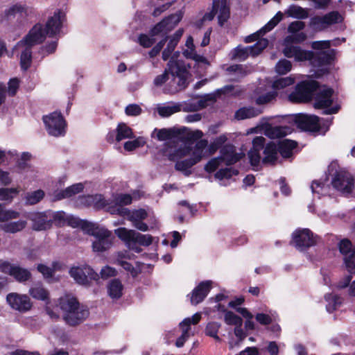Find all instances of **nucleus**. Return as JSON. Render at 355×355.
<instances>
[{"label": "nucleus", "mask_w": 355, "mask_h": 355, "mask_svg": "<svg viewBox=\"0 0 355 355\" xmlns=\"http://www.w3.org/2000/svg\"><path fill=\"white\" fill-rule=\"evenodd\" d=\"M65 20V12L62 10H56L52 16L49 17L44 28L41 24H35L28 34L21 41L17 42L16 47L28 46L31 47L42 42L46 35L55 37L60 33Z\"/></svg>", "instance_id": "nucleus-1"}, {"label": "nucleus", "mask_w": 355, "mask_h": 355, "mask_svg": "<svg viewBox=\"0 0 355 355\" xmlns=\"http://www.w3.org/2000/svg\"><path fill=\"white\" fill-rule=\"evenodd\" d=\"M214 10L216 14L218 12V24L223 26L230 18V7L227 4V0H213Z\"/></svg>", "instance_id": "nucleus-27"}, {"label": "nucleus", "mask_w": 355, "mask_h": 355, "mask_svg": "<svg viewBox=\"0 0 355 355\" xmlns=\"http://www.w3.org/2000/svg\"><path fill=\"white\" fill-rule=\"evenodd\" d=\"M49 214V218L51 219V225L55 223L57 226H62L67 223V218L65 212L62 211H53L51 210H48Z\"/></svg>", "instance_id": "nucleus-44"}, {"label": "nucleus", "mask_w": 355, "mask_h": 355, "mask_svg": "<svg viewBox=\"0 0 355 355\" xmlns=\"http://www.w3.org/2000/svg\"><path fill=\"white\" fill-rule=\"evenodd\" d=\"M123 285L119 279L112 280L107 285L108 295L112 299H119L122 296Z\"/></svg>", "instance_id": "nucleus-39"}, {"label": "nucleus", "mask_w": 355, "mask_h": 355, "mask_svg": "<svg viewBox=\"0 0 355 355\" xmlns=\"http://www.w3.org/2000/svg\"><path fill=\"white\" fill-rule=\"evenodd\" d=\"M115 234L123 241L126 246L135 252H141V248L138 245L148 246L153 242V237L149 234H141L133 230H128L125 227H119L114 230Z\"/></svg>", "instance_id": "nucleus-6"}, {"label": "nucleus", "mask_w": 355, "mask_h": 355, "mask_svg": "<svg viewBox=\"0 0 355 355\" xmlns=\"http://www.w3.org/2000/svg\"><path fill=\"white\" fill-rule=\"evenodd\" d=\"M4 12L8 19L17 17L19 20H23L33 15L34 10L26 4L16 3L11 5Z\"/></svg>", "instance_id": "nucleus-20"}, {"label": "nucleus", "mask_w": 355, "mask_h": 355, "mask_svg": "<svg viewBox=\"0 0 355 355\" xmlns=\"http://www.w3.org/2000/svg\"><path fill=\"white\" fill-rule=\"evenodd\" d=\"M58 306L64 313V320L71 326L81 323L89 316L88 309L80 306L77 299L71 295L60 297Z\"/></svg>", "instance_id": "nucleus-3"}, {"label": "nucleus", "mask_w": 355, "mask_h": 355, "mask_svg": "<svg viewBox=\"0 0 355 355\" xmlns=\"http://www.w3.org/2000/svg\"><path fill=\"white\" fill-rule=\"evenodd\" d=\"M6 302L12 309L20 313L28 312L33 306V303L28 295L17 293L8 294Z\"/></svg>", "instance_id": "nucleus-15"}, {"label": "nucleus", "mask_w": 355, "mask_h": 355, "mask_svg": "<svg viewBox=\"0 0 355 355\" xmlns=\"http://www.w3.org/2000/svg\"><path fill=\"white\" fill-rule=\"evenodd\" d=\"M224 320L226 324L229 325H242L243 320L241 317L236 315L232 311H227L224 316Z\"/></svg>", "instance_id": "nucleus-54"}, {"label": "nucleus", "mask_w": 355, "mask_h": 355, "mask_svg": "<svg viewBox=\"0 0 355 355\" xmlns=\"http://www.w3.org/2000/svg\"><path fill=\"white\" fill-rule=\"evenodd\" d=\"M44 196V192L41 189L28 193L26 196V202L30 205H35L40 202Z\"/></svg>", "instance_id": "nucleus-52"}, {"label": "nucleus", "mask_w": 355, "mask_h": 355, "mask_svg": "<svg viewBox=\"0 0 355 355\" xmlns=\"http://www.w3.org/2000/svg\"><path fill=\"white\" fill-rule=\"evenodd\" d=\"M319 120V117L315 115L303 113L295 115L294 119L299 128L309 132H318L320 130Z\"/></svg>", "instance_id": "nucleus-17"}, {"label": "nucleus", "mask_w": 355, "mask_h": 355, "mask_svg": "<svg viewBox=\"0 0 355 355\" xmlns=\"http://www.w3.org/2000/svg\"><path fill=\"white\" fill-rule=\"evenodd\" d=\"M283 13L280 11L277 12V14L257 33L248 35L245 37V42L247 43L254 42L257 40H259V37L261 35H263L267 32L271 31L283 19Z\"/></svg>", "instance_id": "nucleus-24"}, {"label": "nucleus", "mask_w": 355, "mask_h": 355, "mask_svg": "<svg viewBox=\"0 0 355 355\" xmlns=\"http://www.w3.org/2000/svg\"><path fill=\"white\" fill-rule=\"evenodd\" d=\"M29 294L32 297L38 300H49V292L40 284H35L31 287Z\"/></svg>", "instance_id": "nucleus-35"}, {"label": "nucleus", "mask_w": 355, "mask_h": 355, "mask_svg": "<svg viewBox=\"0 0 355 355\" xmlns=\"http://www.w3.org/2000/svg\"><path fill=\"white\" fill-rule=\"evenodd\" d=\"M340 252L343 256V260L347 271L350 274H355V247L352 246L351 241L344 239L339 242Z\"/></svg>", "instance_id": "nucleus-14"}, {"label": "nucleus", "mask_w": 355, "mask_h": 355, "mask_svg": "<svg viewBox=\"0 0 355 355\" xmlns=\"http://www.w3.org/2000/svg\"><path fill=\"white\" fill-rule=\"evenodd\" d=\"M284 55L288 58H294L295 61L309 60L315 67H320L329 64L336 55V50L329 49L316 53L311 51L302 49L299 46L286 44L283 51Z\"/></svg>", "instance_id": "nucleus-2"}, {"label": "nucleus", "mask_w": 355, "mask_h": 355, "mask_svg": "<svg viewBox=\"0 0 355 355\" xmlns=\"http://www.w3.org/2000/svg\"><path fill=\"white\" fill-rule=\"evenodd\" d=\"M227 140V138L225 135H222L216 137L208 147L209 155H211L215 153L216 150L220 148Z\"/></svg>", "instance_id": "nucleus-51"}, {"label": "nucleus", "mask_w": 355, "mask_h": 355, "mask_svg": "<svg viewBox=\"0 0 355 355\" xmlns=\"http://www.w3.org/2000/svg\"><path fill=\"white\" fill-rule=\"evenodd\" d=\"M312 193L318 196H324L329 191V187L325 186L324 182L314 180L311 185ZM320 198V196H318Z\"/></svg>", "instance_id": "nucleus-48"}, {"label": "nucleus", "mask_w": 355, "mask_h": 355, "mask_svg": "<svg viewBox=\"0 0 355 355\" xmlns=\"http://www.w3.org/2000/svg\"><path fill=\"white\" fill-rule=\"evenodd\" d=\"M290 128L283 126H270L265 130L266 135L270 138H280L288 135Z\"/></svg>", "instance_id": "nucleus-40"}, {"label": "nucleus", "mask_w": 355, "mask_h": 355, "mask_svg": "<svg viewBox=\"0 0 355 355\" xmlns=\"http://www.w3.org/2000/svg\"><path fill=\"white\" fill-rule=\"evenodd\" d=\"M334 90L323 86L319 88L314 97V107L316 109L327 108L333 103Z\"/></svg>", "instance_id": "nucleus-21"}, {"label": "nucleus", "mask_w": 355, "mask_h": 355, "mask_svg": "<svg viewBox=\"0 0 355 355\" xmlns=\"http://www.w3.org/2000/svg\"><path fill=\"white\" fill-rule=\"evenodd\" d=\"M266 144V139L261 136L256 137L252 141V148L248 155L250 164L254 167H258L261 161L260 151L263 149Z\"/></svg>", "instance_id": "nucleus-22"}, {"label": "nucleus", "mask_w": 355, "mask_h": 355, "mask_svg": "<svg viewBox=\"0 0 355 355\" xmlns=\"http://www.w3.org/2000/svg\"><path fill=\"white\" fill-rule=\"evenodd\" d=\"M183 55L187 58L192 59L198 62H206V58L202 55H198L194 48H187V49L184 50Z\"/></svg>", "instance_id": "nucleus-59"}, {"label": "nucleus", "mask_w": 355, "mask_h": 355, "mask_svg": "<svg viewBox=\"0 0 355 355\" xmlns=\"http://www.w3.org/2000/svg\"><path fill=\"white\" fill-rule=\"evenodd\" d=\"M220 324L216 322H209L205 329V334L207 336L214 338L216 340H220L218 336V331Z\"/></svg>", "instance_id": "nucleus-57"}, {"label": "nucleus", "mask_w": 355, "mask_h": 355, "mask_svg": "<svg viewBox=\"0 0 355 355\" xmlns=\"http://www.w3.org/2000/svg\"><path fill=\"white\" fill-rule=\"evenodd\" d=\"M331 184L336 190L349 193L354 188V180L350 173L344 170H339L332 175Z\"/></svg>", "instance_id": "nucleus-12"}, {"label": "nucleus", "mask_w": 355, "mask_h": 355, "mask_svg": "<svg viewBox=\"0 0 355 355\" xmlns=\"http://www.w3.org/2000/svg\"><path fill=\"white\" fill-rule=\"evenodd\" d=\"M324 298L327 302L326 309L327 311L329 313H331L336 310L337 307L339 306L342 303L341 297L333 293L325 295Z\"/></svg>", "instance_id": "nucleus-43"}, {"label": "nucleus", "mask_w": 355, "mask_h": 355, "mask_svg": "<svg viewBox=\"0 0 355 355\" xmlns=\"http://www.w3.org/2000/svg\"><path fill=\"white\" fill-rule=\"evenodd\" d=\"M318 88L317 81L304 80L296 85L295 89L288 96L291 101L294 103L308 102L311 101L313 93Z\"/></svg>", "instance_id": "nucleus-7"}, {"label": "nucleus", "mask_w": 355, "mask_h": 355, "mask_svg": "<svg viewBox=\"0 0 355 355\" xmlns=\"http://www.w3.org/2000/svg\"><path fill=\"white\" fill-rule=\"evenodd\" d=\"M211 281L202 282L193 289L191 296V303L196 305L202 302L211 288Z\"/></svg>", "instance_id": "nucleus-25"}, {"label": "nucleus", "mask_w": 355, "mask_h": 355, "mask_svg": "<svg viewBox=\"0 0 355 355\" xmlns=\"http://www.w3.org/2000/svg\"><path fill=\"white\" fill-rule=\"evenodd\" d=\"M0 270L3 273L12 276L19 282L28 281L31 276V272L27 269L7 261L0 264Z\"/></svg>", "instance_id": "nucleus-18"}, {"label": "nucleus", "mask_w": 355, "mask_h": 355, "mask_svg": "<svg viewBox=\"0 0 355 355\" xmlns=\"http://www.w3.org/2000/svg\"><path fill=\"white\" fill-rule=\"evenodd\" d=\"M43 121L50 135L53 137L64 135L66 122L61 113L54 112L49 115L44 116Z\"/></svg>", "instance_id": "nucleus-9"}, {"label": "nucleus", "mask_w": 355, "mask_h": 355, "mask_svg": "<svg viewBox=\"0 0 355 355\" xmlns=\"http://www.w3.org/2000/svg\"><path fill=\"white\" fill-rule=\"evenodd\" d=\"M317 243V236L309 229L295 230L292 235L291 243L297 250L304 251Z\"/></svg>", "instance_id": "nucleus-11"}, {"label": "nucleus", "mask_w": 355, "mask_h": 355, "mask_svg": "<svg viewBox=\"0 0 355 355\" xmlns=\"http://www.w3.org/2000/svg\"><path fill=\"white\" fill-rule=\"evenodd\" d=\"M238 173L239 171L233 168H221L215 173V178L219 180L229 179Z\"/></svg>", "instance_id": "nucleus-53"}, {"label": "nucleus", "mask_w": 355, "mask_h": 355, "mask_svg": "<svg viewBox=\"0 0 355 355\" xmlns=\"http://www.w3.org/2000/svg\"><path fill=\"white\" fill-rule=\"evenodd\" d=\"M294 82V79L291 77L279 78L274 81L272 87L276 89H280L293 85Z\"/></svg>", "instance_id": "nucleus-58"}, {"label": "nucleus", "mask_w": 355, "mask_h": 355, "mask_svg": "<svg viewBox=\"0 0 355 355\" xmlns=\"http://www.w3.org/2000/svg\"><path fill=\"white\" fill-rule=\"evenodd\" d=\"M250 49L243 47L242 46H238L231 52V59L237 60L239 61H243L249 56V51Z\"/></svg>", "instance_id": "nucleus-45"}, {"label": "nucleus", "mask_w": 355, "mask_h": 355, "mask_svg": "<svg viewBox=\"0 0 355 355\" xmlns=\"http://www.w3.org/2000/svg\"><path fill=\"white\" fill-rule=\"evenodd\" d=\"M342 21V17L337 11H331L322 16H314L310 19L309 26L317 32H320L330 26Z\"/></svg>", "instance_id": "nucleus-10"}, {"label": "nucleus", "mask_w": 355, "mask_h": 355, "mask_svg": "<svg viewBox=\"0 0 355 355\" xmlns=\"http://www.w3.org/2000/svg\"><path fill=\"white\" fill-rule=\"evenodd\" d=\"M84 189L82 183L74 184L70 187H67L65 189L56 192L55 195V200H59L66 198H70L80 192Z\"/></svg>", "instance_id": "nucleus-32"}, {"label": "nucleus", "mask_w": 355, "mask_h": 355, "mask_svg": "<svg viewBox=\"0 0 355 355\" xmlns=\"http://www.w3.org/2000/svg\"><path fill=\"white\" fill-rule=\"evenodd\" d=\"M167 65L168 72L173 76V80L176 83V86L169 88L167 92L174 94L187 87L191 76L189 72L191 66L182 60H175L174 57L171 58Z\"/></svg>", "instance_id": "nucleus-5"}, {"label": "nucleus", "mask_w": 355, "mask_h": 355, "mask_svg": "<svg viewBox=\"0 0 355 355\" xmlns=\"http://www.w3.org/2000/svg\"><path fill=\"white\" fill-rule=\"evenodd\" d=\"M203 135L201 130H191L187 128H155L151 137L159 141L175 139L182 141H193L200 139Z\"/></svg>", "instance_id": "nucleus-4"}, {"label": "nucleus", "mask_w": 355, "mask_h": 355, "mask_svg": "<svg viewBox=\"0 0 355 355\" xmlns=\"http://www.w3.org/2000/svg\"><path fill=\"white\" fill-rule=\"evenodd\" d=\"M19 193L17 188H1L0 189V200L11 201L15 196Z\"/></svg>", "instance_id": "nucleus-50"}, {"label": "nucleus", "mask_w": 355, "mask_h": 355, "mask_svg": "<svg viewBox=\"0 0 355 355\" xmlns=\"http://www.w3.org/2000/svg\"><path fill=\"white\" fill-rule=\"evenodd\" d=\"M132 198L130 194H119L114 198L116 205H128L132 203Z\"/></svg>", "instance_id": "nucleus-64"}, {"label": "nucleus", "mask_w": 355, "mask_h": 355, "mask_svg": "<svg viewBox=\"0 0 355 355\" xmlns=\"http://www.w3.org/2000/svg\"><path fill=\"white\" fill-rule=\"evenodd\" d=\"M268 45V40L261 38L257 41L254 45L248 46L250 49L249 54L253 57L258 55Z\"/></svg>", "instance_id": "nucleus-47"}, {"label": "nucleus", "mask_w": 355, "mask_h": 355, "mask_svg": "<svg viewBox=\"0 0 355 355\" xmlns=\"http://www.w3.org/2000/svg\"><path fill=\"white\" fill-rule=\"evenodd\" d=\"M178 42L179 41L175 39H173L171 37L169 38L167 46L162 52V59L164 60H167L169 58L171 53L174 51Z\"/></svg>", "instance_id": "nucleus-60"}, {"label": "nucleus", "mask_w": 355, "mask_h": 355, "mask_svg": "<svg viewBox=\"0 0 355 355\" xmlns=\"http://www.w3.org/2000/svg\"><path fill=\"white\" fill-rule=\"evenodd\" d=\"M19 216V213L11 209L5 210L0 204V222L16 219Z\"/></svg>", "instance_id": "nucleus-55"}, {"label": "nucleus", "mask_w": 355, "mask_h": 355, "mask_svg": "<svg viewBox=\"0 0 355 355\" xmlns=\"http://www.w3.org/2000/svg\"><path fill=\"white\" fill-rule=\"evenodd\" d=\"M190 325L191 319L189 318H185L182 322L180 323V326L182 329V334L176 340L175 345L178 347H182L186 340L189 338Z\"/></svg>", "instance_id": "nucleus-36"}, {"label": "nucleus", "mask_w": 355, "mask_h": 355, "mask_svg": "<svg viewBox=\"0 0 355 355\" xmlns=\"http://www.w3.org/2000/svg\"><path fill=\"white\" fill-rule=\"evenodd\" d=\"M261 113V110L260 109L253 107H243L235 112L234 116L237 120H244L256 117Z\"/></svg>", "instance_id": "nucleus-33"}, {"label": "nucleus", "mask_w": 355, "mask_h": 355, "mask_svg": "<svg viewBox=\"0 0 355 355\" xmlns=\"http://www.w3.org/2000/svg\"><path fill=\"white\" fill-rule=\"evenodd\" d=\"M207 146L208 141L206 139H200L196 142L191 157L196 164L198 163L203 157L209 155L207 151Z\"/></svg>", "instance_id": "nucleus-30"}, {"label": "nucleus", "mask_w": 355, "mask_h": 355, "mask_svg": "<svg viewBox=\"0 0 355 355\" xmlns=\"http://www.w3.org/2000/svg\"><path fill=\"white\" fill-rule=\"evenodd\" d=\"M147 216L148 214L144 209L134 210L133 211H131V214H130L129 220L132 223L143 220L147 217Z\"/></svg>", "instance_id": "nucleus-61"}, {"label": "nucleus", "mask_w": 355, "mask_h": 355, "mask_svg": "<svg viewBox=\"0 0 355 355\" xmlns=\"http://www.w3.org/2000/svg\"><path fill=\"white\" fill-rule=\"evenodd\" d=\"M69 273L74 280L79 284L86 285L91 280L98 278V274L87 265L72 267Z\"/></svg>", "instance_id": "nucleus-13"}, {"label": "nucleus", "mask_w": 355, "mask_h": 355, "mask_svg": "<svg viewBox=\"0 0 355 355\" xmlns=\"http://www.w3.org/2000/svg\"><path fill=\"white\" fill-rule=\"evenodd\" d=\"M222 164L221 158L218 157L210 159L205 166V170L208 173L215 171Z\"/></svg>", "instance_id": "nucleus-63"}, {"label": "nucleus", "mask_w": 355, "mask_h": 355, "mask_svg": "<svg viewBox=\"0 0 355 355\" xmlns=\"http://www.w3.org/2000/svg\"><path fill=\"white\" fill-rule=\"evenodd\" d=\"M182 110V105L172 103L168 105L159 106L157 107V113L162 117H168L172 114Z\"/></svg>", "instance_id": "nucleus-37"}, {"label": "nucleus", "mask_w": 355, "mask_h": 355, "mask_svg": "<svg viewBox=\"0 0 355 355\" xmlns=\"http://www.w3.org/2000/svg\"><path fill=\"white\" fill-rule=\"evenodd\" d=\"M115 139L120 141L123 139L133 137V132L130 128L125 123H119L116 128Z\"/></svg>", "instance_id": "nucleus-42"}, {"label": "nucleus", "mask_w": 355, "mask_h": 355, "mask_svg": "<svg viewBox=\"0 0 355 355\" xmlns=\"http://www.w3.org/2000/svg\"><path fill=\"white\" fill-rule=\"evenodd\" d=\"M92 234L96 240L92 243L94 252H103L110 249L112 245L113 237L110 231L105 228L95 230Z\"/></svg>", "instance_id": "nucleus-16"}, {"label": "nucleus", "mask_w": 355, "mask_h": 355, "mask_svg": "<svg viewBox=\"0 0 355 355\" xmlns=\"http://www.w3.org/2000/svg\"><path fill=\"white\" fill-rule=\"evenodd\" d=\"M0 230L6 233L15 234L22 231L26 226V220H19L17 221H1Z\"/></svg>", "instance_id": "nucleus-29"}, {"label": "nucleus", "mask_w": 355, "mask_h": 355, "mask_svg": "<svg viewBox=\"0 0 355 355\" xmlns=\"http://www.w3.org/2000/svg\"><path fill=\"white\" fill-rule=\"evenodd\" d=\"M291 62L286 59L280 60L275 66L276 72L279 74H286L291 70Z\"/></svg>", "instance_id": "nucleus-56"}, {"label": "nucleus", "mask_w": 355, "mask_h": 355, "mask_svg": "<svg viewBox=\"0 0 355 355\" xmlns=\"http://www.w3.org/2000/svg\"><path fill=\"white\" fill-rule=\"evenodd\" d=\"M188 153L187 148H177L173 150H165L164 155L168 157L170 161H175V170L181 171L185 176H189L191 174L190 168L196 164L191 157L184 160H179L182 157L185 156Z\"/></svg>", "instance_id": "nucleus-8"}, {"label": "nucleus", "mask_w": 355, "mask_h": 355, "mask_svg": "<svg viewBox=\"0 0 355 355\" xmlns=\"http://www.w3.org/2000/svg\"><path fill=\"white\" fill-rule=\"evenodd\" d=\"M241 155L235 152L234 146L226 145L224 146L220 150L221 162H225L227 166L232 165L241 159Z\"/></svg>", "instance_id": "nucleus-26"}, {"label": "nucleus", "mask_w": 355, "mask_h": 355, "mask_svg": "<svg viewBox=\"0 0 355 355\" xmlns=\"http://www.w3.org/2000/svg\"><path fill=\"white\" fill-rule=\"evenodd\" d=\"M263 153L264 155L262 159L263 164H275L278 158V153H279L277 144L273 141L267 144L264 146Z\"/></svg>", "instance_id": "nucleus-28"}, {"label": "nucleus", "mask_w": 355, "mask_h": 355, "mask_svg": "<svg viewBox=\"0 0 355 355\" xmlns=\"http://www.w3.org/2000/svg\"><path fill=\"white\" fill-rule=\"evenodd\" d=\"M207 100H200L196 103H185L182 106V110L184 112H196L207 106Z\"/></svg>", "instance_id": "nucleus-49"}, {"label": "nucleus", "mask_w": 355, "mask_h": 355, "mask_svg": "<svg viewBox=\"0 0 355 355\" xmlns=\"http://www.w3.org/2000/svg\"><path fill=\"white\" fill-rule=\"evenodd\" d=\"M285 15L300 19H304L309 17L308 11L297 5L290 6L285 11Z\"/></svg>", "instance_id": "nucleus-38"}, {"label": "nucleus", "mask_w": 355, "mask_h": 355, "mask_svg": "<svg viewBox=\"0 0 355 355\" xmlns=\"http://www.w3.org/2000/svg\"><path fill=\"white\" fill-rule=\"evenodd\" d=\"M86 201L92 204L95 208L101 209L110 205L107 200L102 195L88 196L85 198Z\"/></svg>", "instance_id": "nucleus-46"}, {"label": "nucleus", "mask_w": 355, "mask_h": 355, "mask_svg": "<svg viewBox=\"0 0 355 355\" xmlns=\"http://www.w3.org/2000/svg\"><path fill=\"white\" fill-rule=\"evenodd\" d=\"M279 152L284 158H288L292 155V151L297 146V143L292 140L284 139L278 144Z\"/></svg>", "instance_id": "nucleus-34"}, {"label": "nucleus", "mask_w": 355, "mask_h": 355, "mask_svg": "<svg viewBox=\"0 0 355 355\" xmlns=\"http://www.w3.org/2000/svg\"><path fill=\"white\" fill-rule=\"evenodd\" d=\"M181 19L180 15H171L157 24L151 30V36L165 35L179 23Z\"/></svg>", "instance_id": "nucleus-19"}, {"label": "nucleus", "mask_w": 355, "mask_h": 355, "mask_svg": "<svg viewBox=\"0 0 355 355\" xmlns=\"http://www.w3.org/2000/svg\"><path fill=\"white\" fill-rule=\"evenodd\" d=\"M49 214V211L31 214L28 218L33 222V229L35 231H42L51 228Z\"/></svg>", "instance_id": "nucleus-23"}, {"label": "nucleus", "mask_w": 355, "mask_h": 355, "mask_svg": "<svg viewBox=\"0 0 355 355\" xmlns=\"http://www.w3.org/2000/svg\"><path fill=\"white\" fill-rule=\"evenodd\" d=\"M153 37L151 35L149 36L146 34H140L138 37V42L141 46L149 48L155 42Z\"/></svg>", "instance_id": "nucleus-62"}, {"label": "nucleus", "mask_w": 355, "mask_h": 355, "mask_svg": "<svg viewBox=\"0 0 355 355\" xmlns=\"http://www.w3.org/2000/svg\"><path fill=\"white\" fill-rule=\"evenodd\" d=\"M21 47H24L25 49L21 54L20 64L21 69L26 71L30 67L32 61L31 47H28V46H20L19 47L15 46L16 49H19Z\"/></svg>", "instance_id": "nucleus-41"}, {"label": "nucleus", "mask_w": 355, "mask_h": 355, "mask_svg": "<svg viewBox=\"0 0 355 355\" xmlns=\"http://www.w3.org/2000/svg\"><path fill=\"white\" fill-rule=\"evenodd\" d=\"M84 189L82 183L74 184L70 187H67L65 189L56 192L55 195V200H59L66 198H70L80 192Z\"/></svg>", "instance_id": "nucleus-31"}]
</instances>
